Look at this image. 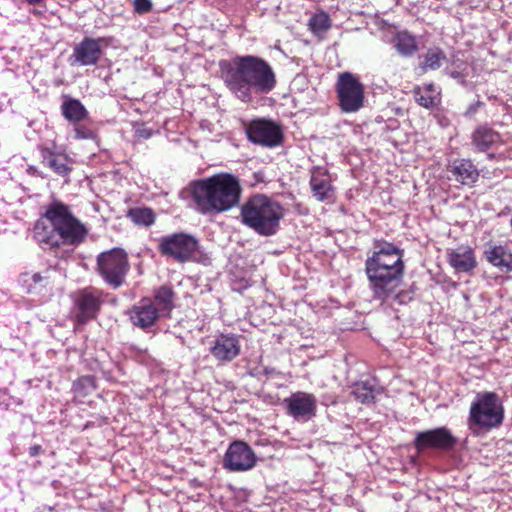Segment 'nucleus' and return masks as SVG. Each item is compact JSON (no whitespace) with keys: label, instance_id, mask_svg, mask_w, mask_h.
I'll return each mask as SVG.
<instances>
[{"label":"nucleus","instance_id":"obj_16","mask_svg":"<svg viewBox=\"0 0 512 512\" xmlns=\"http://www.w3.org/2000/svg\"><path fill=\"white\" fill-rule=\"evenodd\" d=\"M104 42V38L85 37L74 47L73 54L71 55V64H79L82 66L96 65L101 57V45Z\"/></svg>","mask_w":512,"mask_h":512},{"label":"nucleus","instance_id":"obj_5","mask_svg":"<svg viewBox=\"0 0 512 512\" xmlns=\"http://www.w3.org/2000/svg\"><path fill=\"white\" fill-rule=\"evenodd\" d=\"M504 419V409L494 392L478 393L471 403L468 426L471 430H491L500 426Z\"/></svg>","mask_w":512,"mask_h":512},{"label":"nucleus","instance_id":"obj_30","mask_svg":"<svg viewBox=\"0 0 512 512\" xmlns=\"http://www.w3.org/2000/svg\"><path fill=\"white\" fill-rule=\"evenodd\" d=\"M435 92V88L432 84L419 88L415 91V100L419 105L425 108H431L435 106L438 101Z\"/></svg>","mask_w":512,"mask_h":512},{"label":"nucleus","instance_id":"obj_31","mask_svg":"<svg viewBox=\"0 0 512 512\" xmlns=\"http://www.w3.org/2000/svg\"><path fill=\"white\" fill-rule=\"evenodd\" d=\"M128 216L137 225L150 226L155 222L153 210L146 207L130 209Z\"/></svg>","mask_w":512,"mask_h":512},{"label":"nucleus","instance_id":"obj_7","mask_svg":"<svg viewBox=\"0 0 512 512\" xmlns=\"http://www.w3.org/2000/svg\"><path fill=\"white\" fill-rule=\"evenodd\" d=\"M198 250V240L188 233H172L158 239V251L160 254L178 263L194 260Z\"/></svg>","mask_w":512,"mask_h":512},{"label":"nucleus","instance_id":"obj_34","mask_svg":"<svg viewBox=\"0 0 512 512\" xmlns=\"http://www.w3.org/2000/svg\"><path fill=\"white\" fill-rule=\"evenodd\" d=\"M134 10L138 14H145L151 11L152 1L151 0H134Z\"/></svg>","mask_w":512,"mask_h":512},{"label":"nucleus","instance_id":"obj_29","mask_svg":"<svg viewBox=\"0 0 512 512\" xmlns=\"http://www.w3.org/2000/svg\"><path fill=\"white\" fill-rule=\"evenodd\" d=\"M308 26L313 34L321 36L330 29L331 21L328 14L321 11L309 19Z\"/></svg>","mask_w":512,"mask_h":512},{"label":"nucleus","instance_id":"obj_38","mask_svg":"<svg viewBox=\"0 0 512 512\" xmlns=\"http://www.w3.org/2000/svg\"><path fill=\"white\" fill-rule=\"evenodd\" d=\"M41 451H42V448L40 445H34L29 448V454L32 457L39 455Z\"/></svg>","mask_w":512,"mask_h":512},{"label":"nucleus","instance_id":"obj_25","mask_svg":"<svg viewBox=\"0 0 512 512\" xmlns=\"http://www.w3.org/2000/svg\"><path fill=\"white\" fill-rule=\"evenodd\" d=\"M419 60V66L423 71H434L439 69L447 61V56L441 48L432 47L421 55Z\"/></svg>","mask_w":512,"mask_h":512},{"label":"nucleus","instance_id":"obj_17","mask_svg":"<svg viewBox=\"0 0 512 512\" xmlns=\"http://www.w3.org/2000/svg\"><path fill=\"white\" fill-rule=\"evenodd\" d=\"M134 326L147 329L153 326L159 317V310L149 298H143L132 306L128 312Z\"/></svg>","mask_w":512,"mask_h":512},{"label":"nucleus","instance_id":"obj_2","mask_svg":"<svg viewBox=\"0 0 512 512\" xmlns=\"http://www.w3.org/2000/svg\"><path fill=\"white\" fill-rule=\"evenodd\" d=\"M86 235L84 224L61 202L51 203L34 227V238L43 249L77 246Z\"/></svg>","mask_w":512,"mask_h":512},{"label":"nucleus","instance_id":"obj_40","mask_svg":"<svg viewBox=\"0 0 512 512\" xmlns=\"http://www.w3.org/2000/svg\"><path fill=\"white\" fill-rule=\"evenodd\" d=\"M28 4L30 5H37L42 2V0H26Z\"/></svg>","mask_w":512,"mask_h":512},{"label":"nucleus","instance_id":"obj_13","mask_svg":"<svg viewBox=\"0 0 512 512\" xmlns=\"http://www.w3.org/2000/svg\"><path fill=\"white\" fill-rule=\"evenodd\" d=\"M287 414L297 421H309L316 415L317 399L313 394L297 391L284 400Z\"/></svg>","mask_w":512,"mask_h":512},{"label":"nucleus","instance_id":"obj_35","mask_svg":"<svg viewBox=\"0 0 512 512\" xmlns=\"http://www.w3.org/2000/svg\"><path fill=\"white\" fill-rule=\"evenodd\" d=\"M135 135L139 139H148L152 136V130L145 125H139L135 129Z\"/></svg>","mask_w":512,"mask_h":512},{"label":"nucleus","instance_id":"obj_15","mask_svg":"<svg viewBox=\"0 0 512 512\" xmlns=\"http://www.w3.org/2000/svg\"><path fill=\"white\" fill-rule=\"evenodd\" d=\"M209 351L217 361L231 362L240 354V337L233 333H220L211 341Z\"/></svg>","mask_w":512,"mask_h":512},{"label":"nucleus","instance_id":"obj_26","mask_svg":"<svg viewBox=\"0 0 512 512\" xmlns=\"http://www.w3.org/2000/svg\"><path fill=\"white\" fill-rule=\"evenodd\" d=\"M473 144L481 151H487L494 143L499 141V134L486 126L478 127L472 135Z\"/></svg>","mask_w":512,"mask_h":512},{"label":"nucleus","instance_id":"obj_19","mask_svg":"<svg viewBox=\"0 0 512 512\" xmlns=\"http://www.w3.org/2000/svg\"><path fill=\"white\" fill-rule=\"evenodd\" d=\"M43 164L59 176L65 177L72 171L73 160L64 153H58L50 148H41Z\"/></svg>","mask_w":512,"mask_h":512},{"label":"nucleus","instance_id":"obj_23","mask_svg":"<svg viewBox=\"0 0 512 512\" xmlns=\"http://www.w3.org/2000/svg\"><path fill=\"white\" fill-rule=\"evenodd\" d=\"M449 263L458 272H469L476 266L472 248L461 246L449 253Z\"/></svg>","mask_w":512,"mask_h":512},{"label":"nucleus","instance_id":"obj_14","mask_svg":"<svg viewBox=\"0 0 512 512\" xmlns=\"http://www.w3.org/2000/svg\"><path fill=\"white\" fill-rule=\"evenodd\" d=\"M413 444L419 452L428 448L449 450L456 444V438L446 427H439L417 433Z\"/></svg>","mask_w":512,"mask_h":512},{"label":"nucleus","instance_id":"obj_8","mask_svg":"<svg viewBox=\"0 0 512 512\" xmlns=\"http://www.w3.org/2000/svg\"><path fill=\"white\" fill-rule=\"evenodd\" d=\"M336 92L340 109L345 113L358 112L365 101L364 85L350 72L338 75Z\"/></svg>","mask_w":512,"mask_h":512},{"label":"nucleus","instance_id":"obj_4","mask_svg":"<svg viewBox=\"0 0 512 512\" xmlns=\"http://www.w3.org/2000/svg\"><path fill=\"white\" fill-rule=\"evenodd\" d=\"M242 223L261 236H273L280 228L284 217L283 207L271 198L257 194L241 207Z\"/></svg>","mask_w":512,"mask_h":512},{"label":"nucleus","instance_id":"obj_24","mask_svg":"<svg viewBox=\"0 0 512 512\" xmlns=\"http://www.w3.org/2000/svg\"><path fill=\"white\" fill-rule=\"evenodd\" d=\"M62 115L70 122H80L87 118L88 111L84 105L78 100L70 97H65L61 105Z\"/></svg>","mask_w":512,"mask_h":512},{"label":"nucleus","instance_id":"obj_1","mask_svg":"<svg viewBox=\"0 0 512 512\" xmlns=\"http://www.w3.org/2000/svg\"><path fill=\"white\" fill-rule=\"evenodd\" d=\"M222 75L229 91L245 103L268 94L276 86V76L272 67L256 56L235 58L223 70Z\"/></svg>","mask_w":512,"mask_h":512},{"label":"nucleus","instance_id":"obj_33","mask_svg":"<svg viewBox=\"0 0 512 512\" xmlns=\"http://www.w3.org/2000/svg\"><path fill=\"white\" fill-rule=\"evenodd\" d=\"M95 388L94 378L92 376H82L73 383V389L76 392L88 393L89 390Z\"/></svg>","mask_w":512,"mask_h":512},{"label":"nucleus","instance_id":"obj_21","mask_svg":"<svg viewBox=\"0 0 512 512\" xmlns=\"http://www.w3.org/2000/svg\"><path fill=\"white\" fill-rule=\"evenodd\" d=\"M486 260L501 272L512 271V252L504 245H491L484 251Z\"/></svg>","mask_w":512,"mask_h":512},{"label":"nucleus","instance_id":"obj_10","mask_svg":"<svg viewBox=\"0 0 512 512\" xmlns=\"http://www.w3.org/2000/svg\"><path fill=\"white\" fill-rule=\"evenodd\" d=\"M104 293L94 287H86L73 295V314L79 324L95 319L104 303Z\"/></svg>","mask_w":512,"mask_h":512},{"label":"nucleus","instance_id":"obj_27","mask_svg":"<svg viewBox=\"0 0 512 512\" xmlns=\"http://www.w3.org/2000/svg\"><path fill=\"white\" fill-rule=\"evenodd\" d=\"M394 47L400 55L412 56L418 49L417 39L407 31L398 32L394 37Z\"/></svg>","mask_w":512,"mask_h":512},{"label":"nucleus","instance_id":"obj_11","mask_svg":"<svg viewBox=\"0 0 512 512\" xmlns=\"http://www.w3.org/2000/svg\"><path fill=\"white\" fill-rule=\"evenodd\" d=\"M245 132L250 142L265 148H275L282 145L283 130L279 124L264 118L254 119L246 124Z\"/></svg>","mask_w":512,"mask_h":512},{"label":"nucleus","instance_id":"obj_39","mask_svg":"<svg viewBox=\"0 0 512 512\" xmlns=\"http://www.w3.org/2000/svg\"><path fill=\"white\" fill-rule=\"evenodd\" d=\"M32 281L37 284L44 280V277L40 273H34L31 277Z\"/></svg>","mask_w":512,"mask_h":512},{"label":"nucleus","instance_id":"obj_3","mask_svg":"<svg viewBox=\"0 0 512 512\" xmlns=\"http://www.w3.org/2000/svg\"><path fill=\"white\" fill-rule=\"evenodd\" d=\"M239 179L229 173L215 174L193 185L192 197L196 208L203 214L228 211L239 203Z\"/></svg>","mask_w":512,"mask_h":512},{"label":"nucleus","instance_id":"obj_32","mask_svg":"<svg viewBox=\"0 0 512 512\" xmlns=\"http://www.w3.org/2000/svg\"><path fill=\"white\" fill-rule=\"evenodd\" d=\"M154 297L159 305V311L169 313L173 309V291L169 287L162 286L158 288Z\"/></svg>","mask_w":512,"mask_h":512},{"label":"nucleus","instance_id":"obj_18","mask_svg":"<svg viewBox=\"0 0 512 512\" xmlns=\"http://www.w3.org/2000/svg\"><path fill=\"white\" fill-rule=\"evenodd\" d=\"M372 256L368 257L366 261L373 263H381L389 265L390 268H396L404 271L403 253L402 251L391 243H383L375 247Z\"/></svg>","mask_w":512,"mask_h":512},{"label":"nucleus","instance_id":"obj_22","mask_svg":"<svg viewBox=\"0 0 512 512\" xmlns=\"http://www.w3.org/2000/svg\"><path fill=\"white\" fill-rule=\"evenodd\" d=\"M455 180L462 185H473L479 178L477 167L467 159L456 160L450 168Z\"/></svg>","mask_w":512,"mask_h":512},{"label":"nucleus","instance_id":"obj_20","mask_svg":"<svg viewBox=\"0 0 512 512\" xmlns=\"http://www.w3.org/2000/svg\"><path fill=\"white\" fill-rule=\"evenodd\" d=\"M310 186L314 197L318 201H326L333 198L334 191L327 170L323 168L314 169L310 179Z\"/></svg>","mask_w":512,"mask_h":512},{"label":"nucleus","instance_id":"obj_12","mask_svg":"<svg viewBox=\"0 0 512 512\" xmlns=\"http://www.w3.org/2000/svg\"><path fill=\"white\" fill-rule=\"evenodd\" d=\"M223 463L224 467L229 471H247L255 466L256 455L245 442L234 441L229 445Z\"/></svg>","mask_w":512,"mask_h":512},{"label":"nucleus","instance_id":"obj_28","mask_svg":"<svg viewBox=\"0 0 512 512\" xmlns=\"http://www.w3.org/2000/svg\"><path fill=\"white\" fill-rule=\"evenodd\" d=\"M352 394L363 404L372 403L376 396V386L371 381H361L353 386Z\"/></svg>","mask_w":512,"mask_h":512},{"label":"nucleus","instance_id":"obj_36","mask_svg":"<svg viewBox=\"0 0 512 512\" xmlns=\"http://www.w3.org/2000/svg\"><path fill=\"white\" fill-rule=\"evenodd\" d=\"M75 137L77 139H88L92 137V132L88 129L76 126L74 129Z\"/></svg>","mask_w":512,"mask_h":512},{"label":"nucleus","instance_id":"obj_37","mask_svg":"<svg viewBox=\"0 0 512 512\" xmlns=\"http://www.w3.org/2000/svg\"><path fill=\"white\" fill-rule=\"evenodd\" d=\"M482 105V103L480 101L476 102L475 104H472L469 106V108L467 109V112L466 114L467 115H473L474 113L477 112V109Z\"/></svg>","mask_w":512,"mask_h":512},{"label":"nucleus","instance_id":"obj_6","mask_svg":"<svg viewBox=\"0 0 512 512\" xmlns=\"http://www.w3.org/2000/svg\"><path fill=\"white\" fill-rule=\"evenodd\" d=\"M365 271L370 282V288L376 298L387 300L392 297L400 299L401 295L396 294L400 286L404 271L390 268L389 265L366 261Z\"/></svg>","mask_w":512,"mask_h":512},{"label":"nucleus","instance_id":"obj_9","mask_svg":"<svg viewBox=\"0 0 512 512\" xmlns=\"http://www.w3.org/2000/svg\"><path fill=\"white\" fill-rule=\"evenodd\" d=\"M97 266L104 281L118 288L123 284L129 269L127 254L122 249L103 252L98 256Z\"/></svg>","mask_w":512,"mask_h":512}]
</instances>
